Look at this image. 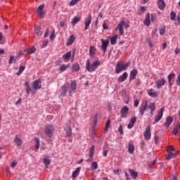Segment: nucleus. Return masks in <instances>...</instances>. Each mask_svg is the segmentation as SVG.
<instances>
[{
  "mask_svg": "<svg viewBox=\"0 0 180 180\" xmlns=\"http://www.w3.org/2000/svg\"><path fill=\"white\" fill-rule=\"evenodd\" d=\"M99 65H101V61L99 60L93 62L91 65V62L87 60L86 63V70L89 71V72H94V71H96V69Z\"/></svg>",
  "mask_w": 180,
  "mask_h": 180,
  "instance_id": "f257e3e1",
  "label": "nucleus"
},
{
  "mask_svg": "<svg viewBox=\"0 0 180 180\" xmlns=\"http://www.w3.org/2000/svg\"><path fill=\"white\" fill-rule=\"evenodd\" d=\"M123 26H124L126 29H129V23L126 22L124 20H122L115 28V30H119L120 36H123V34H124Z\"/></svg>",
  "mask_w": 180,
  "mask_h": 180,
  "instance_id": "f03ea898",
  "label": "nucleus"
},
{
  "mask_svg": "<svg viewBox=\"0 0 180 180\" xmlns=\"http://www.w3.org/2000/svg\"><path fill=\"white\" fill-rule=\"evenodd\" d=\"M127 67H130V63H127L125 64L117 63L115 68L116 74H119L121 71L127 70Z\"/></svg>",
  "mask_w": 180,
  "mask_h": 180,
  "instance_id": "7ed1b4c3",
  "label": "nucleus"
},
{
  "mask_svg": "<svg viewBox=\"0 0 180 180\" xmlns=\"http://www.w3.org/2000/svg\"><path fill=\"white\" fill-rule=\"evenodd\" d=\"M41 82V79L40 78L34 80L32 82V88H33L32 95H34V94H36L37 89H41V84H40Z\"/></svg>",
  "mask_w": 180,
  "mask_h": 180,
  "instance_id": "20e7f679",
  "label": "nucleus"
},
{
  "mask_svg": "<svg viewBox=\"0 0 180 180\" xmlns=\"http://www.w3.org/2000/svg\"><path fill=\"white\" fill-rule=\"evenodd\" d=\"M44 133L47 137H53V133H54V127L53 125L46 126Z\"/></svg>",
  "mask_w": 180,
  "mask_h": 180,
  "instance_id": "39448f33",
  "label": "nucleus"
},
{
  "mask_svg": "<svg viewBox=\"0 0 180 180\" xmlns=\"http://www.w3.org/2000/svg\"><path fill=\"white\" fill-rule=\"evenodd\" d=\"M164 107H162L158 112V115L155 117L154 122L158 123L161 119H162V116H164Z\"/></svg>",
  "mask_w": 180,
  "mask_h": 180,
  "instance_id": "423d86ee",
  "label": "nucleus"
},
{
  "mask_svg": "<svg viewBox=\"0 0 180 180\" xmlns=\"http://www.w3.org/2000/svg\"><path fill=\"white\" fill-rule=\"evenodd\" d=\"M43 9H44V4H41L37 10V13L40 18H44L46 16V13Z\"/></svg>",
  "mask_w": 180,
  "mask_h": 180,
  "instance_id": "0eeeda50",
  "label": "nucleus"
},
{
  "mask_svg": "<svg viewBox=\"0 0 180 180\" xmlns=\"http://www.w3.org/2000/svg\"><path fill=\"white\" fill-rule=\"evenodd\" d=\"M166 83H167V80H165V78H162L159 80H157L155 82L158 89H160V88H162V86H164V85H165Z\"/></svg>",
  "mask_w": 180,
  "mask_h": 180,
  "instance_id": "6e6552de",
  "label": "nucleus"
},
{
  "mask_svg": "<svg viewBox=\"0 0 180 180\" xmlns=\"http://www.w3.org/2000/svg\"><path fill=\"white\" fill-rule=\"evenodd\" d=\"M75 89H77V82L75 80H73L70 82V86L69 88V94L70 96L75 92Z\"/></svg>",
  "mask_w": 180,
  "mask_h": 180,
  "instance_id": "1a4fd4ad",
  "label": "nucleus"
},
{
  "mask_svg": "<svg viewBox=\"0 0 180 180\" xmlns=\"http://www.w3.org/2000/svg\"><path fill=\"white\" fill-rule=\"evenodd\" d=\"M145 140H150L151 139V127L148 126L144 132Z\"/></svg>",
  "mask_w": 180,
  "mask_h": 180,
  "instance_id": "9d476101",
  "label": "nucleus"
},
{
  "mask_svg": "<svg viewBox=\"0 0 180 180\" xmlns=\"http://www.w3.org/2000/svg\"><path fill=\"white\" fill-rule=\"evenodd\" d=\"M101 49L103 53H106V51L108 50V46H109V40H104L103 39H101Z\"/></svg>",
  "mask_w": 180,
  "mask_h": 180,
  "instance_id": "9b49d317",
  "label": "nucleus"
},
{
  "mask_svg": "<svg viewBox=\"0 0 180 180\" xmlns=\"http://www.w3.org/2000/svg\"><path fill=\"white\" fill-rule=\"evenodd\" d=\"M92 22V15H89L86 17L84 21V30H86L87 29L89 28V25H91Z\"/></svg>",
  "mask_w": 180,
  "mask_h": 180,
  "instance_id": "f8f14e48",
  "label": "nucleus"
},
{
  "mask_svg": "<svg viewBox=\"0 0 180 180\" xmlns=\"http://www.w3.org/2000/svg\"><path fill=\"white\" fill-rule=\"evenodd\" d=\"M176 77V75L174 72H171L167 76V81L169 82V86H172L174 85V83L172 82V80L174 79V78Z\"/></svg>",
  "mask_w": 180,
  "mask_h": 180,
  "instance_id": "ddd939ff",
  "label": "nucleus"
},
{
  "mask_svg": "<svg viewBox=\"0 0 180 180\" xmlns=\"http://www.w3.org/2000/svg\"><path fill=\"white\" fill-rule=\"evenodd\" d=\"M121 117L122 119H124L126 116H127V114L129 113V107L128 106H124L122 109H121Z\"/></svg>",
  "mask_w": 180,
  "mask_h": 180,
  "instance_id": "4468645a",
  "label": "nucleus"
},
{
  "mask_svg": "<svg viewBox=\"0 0 180 180\" xmlns=\"http://www.w3.org/2000/svg\"><path fill=\"white\" fill-rule=\"evenodd\" d=\"M147 101H145L144 103H142L140 109H139V112L141 113V116H143L145 112L147 110Z\"/></svg>",
  "mask_w": 180,
  "mask_h": 180,
  "instance_id": "2eb2a0df",
  "label": "nucleus"
},
{
  "mask_svg": "<svg viewBox=\"0 0 180 180\" xmlns=\"http://www.w3.org/2000/svg\"><path fill=\"white\" fill-rule=\"evenodd\" d=\"M172 122H174V118L171 116H169L166 119V122H165L163 124L166 127V129H168L171 124H172Z\"/></svg>",
  "mask_w": 180,
  "mask_h": 180,
  "instance_id": "dca6fc26",
  "label": "nucleus"
},
{
  "mask_svg": "<svg viewBox=\"0 0 180 180\" xmlns=\"http://www.w3.org/2000/svg\"><path fill=\"white\" fill-rule=\"evenodd\" d=\"M14 143L17 146V147H20L22 146L23 141H22V139H20V136L16 135L14 139Z\"/></svg>",
  "mask_w": 180,
  "mask_h": 180,
  "instance_id": "f3484780",
  "label": "nucleus"
},
{
  "mask_svg": "<svg viewBox=\"0 0 180 180\" xmlns=\"http://www.w3.org/2000/svg\"><path fill=\"white\" fill-rule=\"evenodd\" d=\"M157 4L158 6V8L160 9V11L165 9V1H164V0H158Z\"/></svg>",
  "mask_w": 180,
  "mask_h": 180,
  "instance_id": "a211bd4d",
  "label": "nucleus"
},
{
  "mask_svg": "<svg viewBox=\"0 0 180 180\" xmlns=\"http://www.w3.org/2000/svg\"><path fill=\"white\" fill-rule=\"evenodd\" d=\"M137 75V70L134 69L131 71L129 75V81H133V79H136V77Z\"/></svg>",
  "mask_w": 180,
  "mask_h": 180,
  "instance_id": "6ab92c4d",
  "label": "nucleus"
},
{
  "mask_svg": "<svg viewBox=\"0 0 180 180\" xmlns=\"http://www.w3.org/2000/svg\"><path fill=\"white\" fill-rule=\"evenodd\" d=\"M127 72H124L122 74V75L120 76L118 78V82H124V81H126V79H127Z\"/></svg>",
  "mask_w": 180,
  "mask_h": 180,
  "instance_id": "aec40b11",
  "label": "nucleus"
},
{
  "mask_svg": "<svg viewBox=\"0 0 180 180\" xmlns=\"http://www.w3.org/2000/svg\"><path fill=\"white\" fill-rule=\"evenodd\" d=\"M150 13H148L146 14V17L144 20V25L145 26H146L147 27H148V26H150V24L151 23V21L150 20Z\"/></svg>",
  "mask_w": 180,
  "mask_h": 180,
  "instance_id": "412c9836",
  "label": "nucleus"
},
{
  "mask_svg": "<svg viewBox=\"0 0 180 180\" xmlns=\"http://www.w3.org/2000/svg\"><path fill=\"white\" fill-rule=\"evenodd\" d=\"M75 41V37L74 35H70L68 39V42L66 43V46H71L72 43Z\"/></svg>",
  "mask_w": 180,
  "mask_h": 180,
  "instance_id": "4be33fe9",
  "label": "nucleus"
},
{
  "mask_svg": "<svg viewBox=\"0 0 180 180\" xmlns=\"http://www.w3.org/2000/svg\"><path fill=\"white\" fill-rule=\"evenodd\" d=\"M148 95L151 96V98H156L157 95H158V93H157V91H154V89H150L148 91Z\"/></svg>",
  "mask_w": 180,
  "mask_h": 180,
  "instance_id": "5701e85b",
  "label": "nucleus"
},
{
  "mask_svg": "<svg viewBox=\"0 0 180 180\" xmlns=\"http://www.w3.org/2000/svg\"><path fill=\"white\" fill-rule=\"evenodd\" d=\"M79 172H81V167H77L75 169V170L73 172L72 174V178H77L78 175H79Z\"/></svg>",
  "mask_w": 180,
  "mask_h": 180,
  "instance_id": "b1692460",
  "label": "nucleus"
},
{
  "mask_svg": "<svg viewBox=\"0 0 180 180\" xmlns=\"http://www.w3.org/2000/svg\"><path fill=\"white\" fill-rule=\"evenodd\" d=\"M129 174H131V176H132L133 179H136V178L139 177V173L136 172L134 169H129Z\"/></svg>",
  "mask_w": 180,
  "mask_h": 180,
  "instance_id": "393cba45",
  "label": "nucleus"
},
{
  "mask_svg": "<svg viewBox=\"0 0 180 180\" xmlns=\"http://www.w3.org/2000/svg\"><path fill=\"white\" fill-rule=\"evenodd\" d=\"M95 153V146H91L89 150V157L91 158V160H94V154Z\"/></svg>",
  "mask_w": 180,
  "mask_h": 180,
  "instance_id": "a878e982",
  "label": "nucleus"
},
{
  "mask_svg": "<svg viewBox=\"0 0 180 180\" xmlns=\"http://www.w3.org/2000/svg\"><path fill=\"white\" fill-rule=\"evenodd\" d=\"M65 130L66 131L67 137H71V136H72V129L70 127H68Z\"/></svg>",
  "mask_w": 180,
  "mask_h": 180,
  "instance_id": "bb28decb",
  "label": "nucleus"
},
{
  "mask_svg": "<svg viewBox=\"0 0 180 180\" xmlns=\"http://www.w3.org/2000/svg\"><path fill=\"white\" fill-rule=\"evenodd\" d=\"M68 89V87H67V86L65 85L62 86L61 93H60L61 96H65V94H67Z\"/></svg>",
  "mask_w": 180,
  "mask_h": 180,
  "instance_id": "cd10ccee",
  "label": "nucleus"
},
{
  "mask_svg": "<svg viewBox=\"0 0 180 180\" xmlns=\"http://www.w3.org/2000/svg\"><path fill=\"white\" fill-rule=\"evenodd\" d=\"M117 37H119V35H114L110 38V44H112V46H115V44H116Z\"/></svg>",
  "mask_w": 180,
  "mask_h": 180,
  "instance_id": "c85d7f7f",
  "label": "nucleus"
},
{
  "mask_svg": "<svg viewBox=\"0 0 180 180\" xmlns=\"http://www.w3.org/2000/svg\"><path fill=\"white\" fill-rule=\"evenodd\" d=\"M146 107L147 109L152 110V112H154L155 110V103H150L148 105H147Z\"/></svg>",
  "mask_w": 180,
  "mask_h": 180,
  "instance_id": "c756f323",
  "label": "nucleus"
},
{
  "mask_svg": "<svg viewBox=\"0 0 180 180\" xmlns=\"http://www.w3.org/2000/svg\"><path fill=\"white\" fill-rule=\"evenodd\" d=\"M179 130H180V124H177L173 129V131H172L173 134H174V136H176Z\"/></svg>",
  "mask_w": 180,
  "mask_h": 180,
  "instance_id": "7c9ffc66",
  "label": "nucleus"
},
{
  "mask_svg": "<svg viewBox=\"0 0 180 180\" xmlns=\"http://www.w3.org/2000/svg\"><path fill=\"white\" fill-rule=\"evenodd\" d=\"M178 155V153H168V155L166 158V160H171L172 158H175Z\"/></svg>",
  "mask_w": 180,
  "mask_h": 180,
  "instance_id": "2f4dec72",
  "label": "nucleus"
},
{
  "mask_svg": "<svg viewBox=\"0 0 180 180\" xmlns=\"http://www.w3.org/2000/svg\"><path fill=\"white\" fill-rule=\"evenodd\" d=\"M63 60H65L64 61H67V60H70V58H71V51H69V52L65 53L63 56Z\"/></svg>",
  "mask_w": 180,
  "mask_h": 180,
  "instance_id": "473e14b6",
  "label": "nucleus"
},
{
  "mask_svg": "<svg viewBox=\"0 0 180 180\" xmlns=\"http://www.w3.org/2000/svg\"><path fill=\"white\" fill-rule=\"evenodd\" d=\"M34 141L36 143L35 150H36V151H37L39 150V148H40V139L36 137V138H34Z\"/></svg>",
  "mask_w": 180,
  "mask_h": 180,
  "instance_id": "72a5a7b5",
  "label": "nucleus"
},
{
  "mask_svg": "<svg viewBox=\"0 0 180 180\" xmlns=\"http://www.w3.org/2000/svg\"><path fill=\"white\" fill-rule=\"evenodd\" d=\"M69 67H70V64H68V65L63 64L60 65L59 68V71H60L61 72H64V71H65V70H67V68H68Z\"/></svg>",
  "mask_w": 180,
  "mask_h": 180,
  "instance_id": "f704fd0d",
  "label": "nucleus"
},
{
  "mask_svg": "<svg viewBox=\"0 0 180 180\" xmlns=\"http://www.w3.org/2000/svg\"><path fill=\"white\" fill-rule=\"evenodd\" d=\"M80 20H81V18L75 17L72 20L71 23L72 26H75V25H77V23H78Z\"/></svg>",
  "mask_w": 180,
  "mask_h": 180,
  "instance_id": "c9c22d12",
  "label": "nucleus"
},
{
  "mask_svg": "<svg viewBox=\"0 0 180 180\" xmlns=\"http://www.w3.org/2000/svg\"><path fill=\"white\" fill-rule=\"evenodd\" d=\"M34 32L37 36H41L43 34V32H41V30H40V27L39 26L34 27Z\"/></svg>",
  "mask_w": 180,
  "mask_h": 180,
  "instance_id": "e433bc0d",
  "label": "nucleus"
},
{
  "mask_svg": "<svg viewBox=\"0 0 180 180\" xmlns=\"http://www.w3.org/2000/svg\"><path fill=\"white\" fill-rule=\"evenodd\" d=\"M128 153L133 154L134 153V145L129 143L128 146Z\"/></svg>",
  "mask_w": 180,
  "mask_h": 180,
  "instance_id": "4c0bfd02",
  "label": "nucleus"
},
{
  "mask_svg": "<svg viewBox=\"0 0 180 180\" xmlns=\"http://www.w3.org/2000/svg\"><path fill=\"white\" fill-rule=\"evenodd\" d=\"M43 161H44V164L45 165V167L49 168V165H50V160H49V158L48 157L44 158Z\"/></svg>",
  "mask_w": 180,
  "mask_h": 180,
  "instance_id": "58836bf2",
  "label": "nucleus"
},
{
  "mask_svg": "<svg viewBox=\"0 0 180 180\" xmlns=\"http://www.w3.org/2000/svg\"><path fill=\"white\" fill-rule=\"evenodd\" d=\"M72 71H74V72H77V71H79L80 68H79V65L78 63H75L72 65Z\"/></svg>",
  "mask_w": 180,
  "mask_h": 180,
  "instance_id": "ea45409f",
  "label": "nucleus"
},
{
  "mask_svg": "<svg viewBox=\"0 0 180 180\" xmlns=\"http://www.w3.org/2000/svg\"><path fill=\"white\" fill-rule=\"evenodd\" d=\"M26 68L25 66H20L18 72L16 73V75L19 76L23 71H25V69Z\"/></svg>",
  "mask_w": 180,
  "mask_h": 180,
  "instance_id": "a19ab883",
  "label": "nucleus"
},
{
  "mask_svg": "<svg viewBox=\"0 0 180 180\" xmlns=\"http://www.w3.org/2000/svg\"><path fill=\"white\" fill-rule=\"evenodd\" d=\"M35 51H36V48H34V46H32L27 50L28 54H33L34 53H35Z\"/></svg>",
  "mask_w": 180,
  "mask_h": 180,
  "instance_id": "79ce46f5",
  "label": "nucleus"
},
{
  "mask_svg": "<svg viewBox=\"0 0 180 180\" xmlns=\"http://www.w3.org/2000/svg\"><path fill=\"white\" fill-rule=\"evenodd\" d=\"M89 54H90V56H94V54H95V46H90Z\"/></svg>",
  "mask_w": 180,
  "mask_h": 180,
  "instance_id": "37998d69",
  "label": "nucleus"
},
{
  "mask_svg": "<svg viewBox=\"0 0 180 180\" xmlns=\"http://www.w3.org/2000/svg\"><path fill=\"white\" fill-rule=\"evenodd\" d=\"M110 126V120H108L104 129L105 131H108V130H109Z\"/></svg>",
  "mask_w": 180,
  "mask_h": 180,
  "instance_id": "c03bdc74",
  "label": "nucleus"
},
{
  "mask_svg": "<svg viewBox=\"0 0 180 180\" xmlns=\"http://www.w3.org/2000/svg\"><path fill=\"white\" fill-rule=\"evenodd\" d=\"M175 18H176V14L175 13V12L172 11L170 13V19H171V20H175Z\"/></svg>",
  "mask_w": 180,
  "mask_h": 180,
  "instance_id": "a18cd8bd",
  "label": "nucleus"
},
{
  "mask_svg": "<svg viewBox=\"0 0 180 180\" xmlns=\"http://www.w3.org/2000/svg\"><path fill=\"white\" fill-rule=\"evenodd\" d=\"M17 58H15V56H11V57H10V60H9V64H12L13 63V61L14 62H16L18 60H17Z\"/></svg>",
  "mask_w": 180,
  "mask_h": 180,
  "instance_id": "49530a36",
  "label": "nucleus"
},
{
  "mask_svg": "<svg viewBox=\"0 0 180 180\" xmlns=\"http://www.w3.org/2000/svg\"><path fill=\"white\" fill-rule=\"evenodd\" d=\"M172 151H175V148H174V146H169L167 148V152L172 153Z\"/></svg>",
  "mask_w": 180,
  "mask_h": 180,
  "instance_id": "de8ad7c7",
  "label": "nucleus"
},
{
  "mask_svg": "<svg viewBox=\"0 0 180 180\" xmlns=\"http://www.w3.org/2000/svg\"><path fill=\"white\" fill-rule=\"evenodd\" d=\"M80 0H71L70 3V6H74L75 5H77V3L79 2Z\"/></svg>",
  "mask_w": 180,
  "mask_h": 180,
  "instance_id": "09e8293b",
  "label": "nucleus"
},
{
  "mask_svg": "<svg viewBox=\"0 0 180 180\" xmlns=\"http://www.w3.org/2000/svg\"><path fill=\"white\" fill-rule=\"evenodd\" d=\"M32 91H33V89H32V87H30V86L28 87H26V93L27 94V95H29V94H30V92H31L32 95H33Z\"/></svg>",
  "mask_w": 180,
  "mask_h": 180,
  "instance_id": "8fccbe9b",
  "label": "nucleus"
},
{
  "mask_svg": "<svg viewBox=\"0 0 180 180\" xmlns=\"http://www.w3.org/2000/svg\"><path fill=\"white\" fill-rule=\"evenodd\" d=\"M91 168L93 169H98V162H93L91 163Z\"/></svg>",
  "mask_w": 180,
  "mask_h": 180,
  "instance_id": "3c124183",
  "label": "nucleus"
},
{
  "mask_svg": "<svg viewBox=\"0 0 180 180\" xmlns=\"http://www.w3.org/2000/svg\"><path fill=\"white\" fill-rule=\"evenodd\" d=\"M165 34V27L160 28L159 34H160V36H164Z\"/></svg>",
  "mask_w": 180,
  "mask_h": 180,
  "instance_id": "603ef678",
  "label": "nucleus"
},
{
  "mask_svg": "<svg viewBox=\"0 0 180 180\" xmlns=\"http://www.w3.org/2000/svg\"><path fill=\"white\" fill-rule=\"evenodd\" d=\"M146 43L150 49L154 47V45L151 43V40H150L149 39H146Z\"/></svg>",
  "mask_w": 180,
  "mask_h": 180,
  "instance_id": "864d4df0",
  "label": "nucleus"
},
{
  "mask_svg": "<svg viewBox=\"0 0 180 180\" xmlns=\"http://www.w3.org/2000/svg\"><path fill=\"white\" fill-rule=\"evenodd\" d=\"M54 39H56V32H52L50 36V40H51V41H53V40H54Z\"/></svg>",
  "mask_w": 180,
  "mask_h": 180,
  "instance_id": "5fc2aeb1",
  "label": "nucleus"
},
{
  "mask_svg": "<svg viewBox=\"0 0 180 180\" xmlns=\"http://www.w3.org/2000/svg\"><path fill=\"white\" fill-rule=\"evenodd\" d=\"M155 164H157V160H155L148 164V168H152L153 167H154Z\"/></svg>",
  "mask_w": 180,
  "mask_h": 180,
  "instance_id": "6e6d98bb",
  "label": "nucleus"
},
{
  "mask_svg": "<svg viewBox=\"0 0 180 180\" xmlns=\"http://www.w3.org/2000/svg\"><path fill=\"white\" fill-rule=\"evenodd\" d=\"M103 157H106L108 155V152L109 151V150H108V148H103Z\"/></svg>",
  "mask_w": 180,
  "mask_h": 180,
  "instance_id": "4d7b16f0",
  "label": "nucleus"
},
{
  "mask_svg": "<svg viewBox=\"0 0 180 180\" xmlns=\"http://www.w3.org/2000/svg\"><path fill=\"white\" fill-rule=\"evenodd\" d=\"M157 19L155 14H151V22L154 23Z\"/></svg>",
  "mask_w": 180,
  "mask_h": 180,
  "instance_id": "13d9d810",
  "label": "nucleus"
},
{
  "mask_svg": "<svg viewBox=\"0 0 180 180\" xmlns=\"http://www.w3.org/2000/svg\"><path fill=\"white\" fill-rule=\"evenodd\" d=\"M176 85H178L179 86H180V73L177 76V78L176 79Z\"/></svg>",
  "mask_w": 180,
  "mask_h": 180,
  "instance_id": "bf43d9fd",
  "label": "nucleus"
},
{
  "mask_svg": "<svg viewBox=\"0 0 180 180\" xmlns=\"http://www.w3.org/2000/svg\"><path fill=\"white\" fill-rule=\"evenodd\" d=\"M134 106L135 108H137V106H139V105L140 104V100L139 99H136L134 101Z\"/></svg>",
  "mask_w": 180,
  "mask_h": 180,
  "instance_id": "052dcab7",
  "label": "nucleus"
},
{
  "mask_svg": "<svg viewBox=\"0 0 180 180\" xmlns=\"http://www.w3.org/2000/svg\"><path fill=\"white\" fill-rule=\"evenodd\" d=\"M50 34V30L46 29L44 35V37H47L49 36V34Z\"/></svg>",
  "mask_w": 180,
  "mask_h": 180,
  "instance_id": "680f3d73",
  "label": "nucleus"
},
{
  "mask_svg": "<svg viewBox=\"0 0 180 180\" xmlns=\"http://www.w3.org/2000/svg\"><path fill=\"white\" fill-rule=\"evenodd\" d=\"M119 131H120V134H124V131H123V126L120 125L119 127Z\"/></svg>",
  "mask_w": 180,
  "mask_h": 180,
  "instance_id": "e2e57ef3",
  "label": "nucleus"
},
{
  "mask_svg": "<svg viewBox=\"0 0 180 180\" xmlns=\"http://www.w3.org/2000/svg\"><path fill=\"white\" fill-rule=\"evenodd\" d=\"M122 170H120V169L113 170L114 174H116L117 175H119V174H120Z\"/></svg>",
  "mask_w": 180,
  "mask_h": 180,
  "instance_id": "0e129e2a",
  "label": "nucleus"
},
{
  "mask_svg": "<svg viewBox=\"0 0 180 180\" xmlns=\"http://www.w3.org/2000/svg\"><path fill=\"white\" fill-rule=\"evenodd\" d=\"M136 120H137V118H136V117H134L131 118L130 122L134 124L136 123Z\"/></svg>",
  "mask_w": 180,
  "mask_h": 180,
  "instance_id": "69168bd1",
  "label": "nucleus"
},
{
  "mask_svg": "<svg viewBox=\"0 0 180 180\" xmlns=\"http://www.w3.org/2000/svg\"><path fill=\"white\" fill-rule=\"evenodd\" d=\"M128 129H133L134 127V124L129 122L127 125Z\"/></svg>",
  "mask_w": 180,
  "mask_h": 180,
  "instance_id": "338daca9",
  "label": "nucleus"
},
{
  "mask_svg": "<svg viewBox=\"0 0 180 180\" xmlns=\"http://www.w3.org/2000/svg\"><path fill=\"white\" fill-rule=\"evenodd\" d=\"M140 11L141 12H146V11H147V8H146V6H141Z\"/></svg>",
  "mask_w": 180,
  "mask_h": 180,
  "instance_id": "774afa93",
  "label": "nucleus"
}]
</instances>
